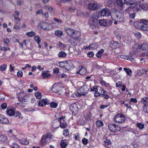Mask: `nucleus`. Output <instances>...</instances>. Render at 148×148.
Instances as JSON below:
<instances>
[{
    "mask_svg": "<svg viewBox=\"0 0 148 148\" xmlns=\"http://www.w3.org/2000/svg\"><path fill=\"white\" fill-rule=\"evenodd\" d=\"M138 47L139 48L143 50H147L148 49V44L147 43H143L140 46L139 45Z\"/></svg>",
    "mask_w": 148,
    "mask_h": 148,
    "instance_id": "nucleus-20",
    "label": "nucleus"
},
{
    "mask_svg": "<svg viewBox=\"0 0 148 148\" xmlns=\"http://www.w3.org/2000/svg\"><path fill=\"white\" fill-rule=\"evenodd\" d=\"M12 16L14 17V20H17L19 21H21V18L19 17V16H15L14 14H12Z\"/></svg>",
    "mask_w": 148,
    "mask_h": 148,
    "instance_id": "nucleus-55",
    "label": "nucleus"
},
{
    "mask_svg": "<svg viewBox=\"0 0 148 148\" xmlns=\"http://www.w3.org/2000/svg\"><path fill=\"white\" fill-rule=\"evenodd\" d=\"M58 106V104L55 102H51L50 104V106L52 108H56Z\"/></svg>",
    "mask_w": 148,
    "mask_h": 148,
    "instance_id": "nucleus-51",
    "label": "nucleus"
},
{
    "mask_svg": "<svg viewBox=\"0 0 148 148\" xmlns=\"http://www.w3.org/2000/svg\"><path fill=\"white\" fill-rule=\"evenodd\" d=\"M35 95L36 96V98L38 99H40L42 96L41 93L39 92H36L35 94Z\"/></svg>",
    "mask_w": 148,
    "mask_h": 148,
    "instance_id": "nucleus-43",
    "label": "nucleus"
},
{
    "mask_svg": "<svg viewBox=\"0 0 148 148\" xmlns=\"http://www.w3.org/2000/svg\"><path fill=\"white\" fill-rule=\"evenodd\" d=\"M108 128L110 131L113 132H117L121 130V127L118 125L111 123L108 125Z\"/></svg>",
    "mask_w": 148,
    "mask_h": 148,
    "instance_id": "nucleus-1",
    "label": "nucleus"
},
{
    "mask_svg": "<svg viewBox=\"0 0 148 148\" xmlns=\"http://www.w3.org/2000/svg\"><path fill=\"white\" fill-rule=\"evenodd\" d=\"M42 74V76L44 78H48L50 76L49 73H47L45 71H43Z\"/></svg>",
    "mask_w": 148,
    "mask_h": 148,
    "instance_id": "nucleus-47",
    "label": "nucleus"
},
{
    "mask_svg": "<svg viewBox=\"0 0 148 148\" xmlns=\"http://www.w3.org/2000/svg\"><path fill=\"white\" fill-rule=\"evenodd\" d=\"M63 135L66 136H68L69 134V131L68 129L64 130L63 131Z\"/></svg>",
    "mask_w": 148,
    "mask_h": 148,
    "instance_id": "nucleus-50",
    "label": "nucleus"
},
{
    "mask_svg": "<svg viewBox=\"0 0 148 148\" xmlns=\"http://www.w3.org/2000/svg\"><path fill=\"white\" fill-rule=\"evenodd\" d=\"M66 95L68 96L71 99H73L75 97V94H72V92L68 93Z\"/></svg>",
    "mask_w": 148,
    "mask_h": 148,
    "instance_id": "nucleus-48",
    "label": "nucleus"
},
{
    "mask_svg": "<svg viewBox=\"0 0 148 148\" xmlns=\"http://www.w3.org/2000/svg\"><path fill=\"white\" fill-rule=\"evenodd\" d=\"M117 14V12L114 13H113L112 14V15H111L112 18L113 19H114L115 20L116 19Z\"/></svg>",
    "mask_w": 148,
    "mask_h": 148,
    "instance_id": "nucleus-58",
    "label": "nucleus"
},
{
    "mask_svg": "<svg viewBox=\"0 0 148 148\" xmlns=\"http://www.w3.org/2000/svg\"><path fill=\"white\" fill-rule=\"evenodd\" d=\"M124 3L127 5H132L133 4L134 1L133 0H124Z\"/></svg>",
    "mask_w": 148,
    "mask_h": 148,
    "instance_id": "nucleus-44",
    "label": "nucleus"
},
{
    "mask_svg": "<svg viewBox=\"0 0 148 148\" xmlns=\"http://www.w3.org/2000/svg\"><path fill=\"white\" fill-rule=\"evenodd\" d=\"M144 21L142 20H140V21L135 22L134 25L137 28H139L140 29V28L141 27L142 24Z\"/></svg>",
    "mask_w": 148,
    "mask_h": 148,
    "instance_id": "nucleus-16",
    "label": "nucleus"
},
{
    "mask_svg": "<svg viewBox=\"0 0 148 148\" xmlns=\"http://www.w3.org/2000/svg\"><path fill=\"white\" fill-rule=\"evenodd\" d=\"M52 135L50 133L48 134H47V138H46L47 144L50 143L51 141V138Z\"/></svg>",
    "mask_w": 148,
    "mask_h": 148,
    "instance_id": "nucleus-32",
    "label": "nucleus"
},
{
    "mask_svg": "<svg viewBox=\"0 0 148 148\" xmlns=\"http://www.w3.org/2000/svg\"><path fill=\"white\" fill-rule=\"evenodd\" d=\"M140 29L143 31H146L148 30V25L147 24L143 23L142 24L141 27L140 28Z\"/></svg>",
    "mask_w": 148,
    "mask_h": 148,
    "instance_id": "nucleus-23",
    "label": "nucleus"
},
{
    "mask_svg": "<svg viewBox=\"0 0 148 148\" xmlns=\"http://www.w3.org/2000/svg\"><path fill=\"white\" fill-rule=\"evenodd\" d=\"M99 13L101 16H104L107 13V11L105 9H103Z\"/></svg>",
    "mask_w": 148,
    "mask_h": 148,
    "instance_id": "nucleus-38",
    "label": "nucleus"
},
{
    "mask_svg": "<svg viewBox=\"0 0 148 148\" xmlns=\"http://www.w3.org/2000/svg\"><path fill=\"white\" fill-rule=\"evenodd\" d=\"M65 30L67 35L71 38L73 34L75 32V30L69 28H67L65 29Z\"/></svg>",
    "mask_w": 148,
    "mask_h": 148,
    "instance_id": "nucleus-12",
    "label": "nucleus"
},
{
    "mask_svg": "<svg viewBox=\"0 0 148 148\" xmlns=\"http://www.w3.org/2000/svg\"><path fill=\"white\" fill-rule=\"evenodd\" d=\"M20 143L22 144L27 145L29 144V142L25 138H23L20 141Z\"/></svg>",
    "mask_w": 148,
    "mask_h": 148,
    "instance_id": "nucleus-37",
    "label": "nucleus"
},
{
    "mask_svg": "<svg viewBox=\"0 0 148 148\" xmlns=\"http://www.w3.org/2000/svg\"><path fill=\"white\" fill-rule=\"evenodd\" d=\"M26 96L25 95V92L24 91L21 90V91L17 94V97L19 101H21L22 97L24 96Z\"/></svg>",
    "mask_w": 148,
    "mask_h": 148,
    "instance_id": "nucleus-15",
    "label": "nucleus"
},
{
    "mask_svg": "<svg viewBox=\"0 0 148 148\" xmlns=\"http://www.w3.org/2000/svg\"><path fill=\"white\" fill-rule=\"evenodd\" d=\"M6 112L7 114L10 116H13L14 114V112L13 110L12 109L7 110Z\"/></svg>",
    "mask_w": 148,
    "mask_h": 148,
    "instance_id": "nucleus-25",
    "label": "nucleus"
},
{
    "mask_svg": "<svg viewBox=\"0 0 148 148\" xmlns=\"http://www.w3.org/2000/svg\"><path fill=\"white\" fill-rule=\"evenodd\" d=\"M11 146L12 148H20L19 146L16 143H13Z\"/></svg>",
    "mask_w": 148,
    "mask_h": 148,
    "instance_id": "nucleus-62",
    "label": "nucleus"
},
{
    "mask_svg": "<svg viewBox=\"0 0 148 148\" xmlns=\"http://www.w3.org/2000/svg\"><path fill=\"white\" fill-rule=\"evenodd\" d=\"M60 145L62 148H65L67 144L66 142L64 140H62L60 142Z\"/></svg>",
    "mask_w": 148,
    "mask_h": 148,
    "instance_id": "nucleus-31",
    "label": "nucleus"
},
{
    "mask_svg": "<svg viewBox=\"0 0 148 148\" xmlns=\"http://www.w3.org/2000/svg\"><path fill=\"white\" fill-rule=\"evenodd\" d=\"M21 115L20 113L17 111L14 112V114L13 116L15 117L19 118L20 117Z\"/></svg>",
    "mask_w": 148,
    "mask_h": 148,
    "instance_id": "nucleus-45",
    "label": "nucleus"
},
{
    "mask_svg": "<svg viewBox=\"0 0 148 148\" xmlns=\"http://www.w3.org/2000/svg\"><path fill=\"white\" fill-rule=\"evenodd\" d=\"M59 72V69L57 68H55L53 69V73L55 74H58Z\"/></svg>",
    "mask_w": 148,
    "mask_h": 148,
    "instance_id": "nucleus-60",
    "label": "nucleus"
},
{
    "mask_svg": "<svg viewBox=\"0 0 148 148\" xmlns=\"http://www.w3.org/2000/svg\"><path fill=\"white\" fill-rule=\"evenodd\" d=\"M35 33L33 31H31L30 32H28L26 33V34L29 37H32L35 35Z\"/></svg>",
    "mask_w": 148,
    "mask_h": 148,
    "instance_id": "nucleus-41",
    "label": "nucleus"
},
{
    "mask_svg": "<svg viewBox=\"0 0 148 148\" xmlns=\"http://www.w3.org/2000/svg\"><path fill=\"white\" fill-rule=\"evenodd\" d=\"M99 24L102 26L104 27H108L109 25L107 24L106 21L104 19L100 20L99 21Z\"/></svg>",
    "mask_w": 148,
    "mask_h": 148,
    "instance_id": "nucleus-19",
    "label": "nucleus"
},
{
    "mask_svg": "<svg viewBox=\"0 0 148 148\" xmlns=\"http://www.w3.org/2000/svg\"><path fill=\"white\" fill-rule=\"evenodd\" d=\"M59 123H60V125L59 126L62 128H64L66 127L67 126V123L64 120H60V119H59Z\"/></svg>",
    "mask_w": 148,
    "mask_h": 148,
    "instance_id": "nucleus-18",
    "label": "nucleus"
},
{
    "mask_svg": "<svg viewBox=\"0 0 148 148\" xmlns=\"http://www.w3.org/2000/svg\"><path fill=\"white\" fill-rule=\"evenodd\" d=\"M70 109L73 114H77L78 112V108L75 104H71L70 107Z\"/></svg>",
    "mask_w": 148,
    "mask_h": 148,
    "instance_id": "nucleus-7",
    "label": "nucleus"
},
{
    "mask_svg": "<svg viewBox=\"0 0 148 148\" xmlns=\"http://www.w3.org/2000/svg\"><path fill=\"white\" fill-rule=\"evenodd\" d=\"M10 40L8 38H5L3 39V42L4 44L7 45H8L10 43Z\"/></svg>",
    "mask_w": 148,
    "mask_h": 148,
    "instance_id": "nucleus-49",
    "label": "nucleus"
},
{
    "mask_svg": "<svg viewBox=\"0 0 148 148\" xmlns=\"http://www.w3.org/2000/svg\"><path fill=\"white\" fill-rule=\"evenodd\" d=\"M7 65L6 64H3L0 66V70L2 71H5Z\"/></svg>",
    "mask_w": 148,
    "mask_h": 148,
    "instance_id": "nucleus-52",
    "label": "nucleus"
},
{
    "mask_svg": "<svg viewBox=\"0 0 148 148\" xmlns=\"http://www.w3.org/2000/svg\"><path fill=\"white\" fill-rule=\"evenodd\" d=\"M88 23L90 25V27L94 29L96 25L97 24V23H94L93 22H91V21H88Z\"/></svg>",
    "mask_w": 148,
    "mask_h": 148,
    "instance_id": "nucleus-30",
    "label": "nucleus"
},
{
    "mask_svg": "<svg viewBox=\"0 0 148 148\" xmlns=\"http://www.w3.org/2000/svg\"><path fill=\"white\" fill-rule=\"evenodd\" d=\"M141 103L144 105L143 106V109L146 108L148 106V98L147 97H144L141 100Z\"/></svg>",
    "mask_w": 148,
    "mask_h": 148,
    "instance_id": "nucleus-13",
    "label": "nucleus"
},
{
    "mask_svg": "<svg viewBox=\"0 0 148 148\" xmlns=\"http://www.w3.org/2000/svg\"><path fill=\"white\" fill-rule=\"evenodd\" d=\"M55 34L58 37H60L63 34V32L61 30H57L55 32Z\"/></svg>",
    "mask_w": 148,
    "mask_h": 148,
    "instance_id": "nucleus-33",
    "label": "nucleus"
},
{
    "mask_svg": "<svg viewBox=\"0 0 148 148\" xmlns=\"http://www.w3.org/2000/svg\"><path fill=\"white\" fill-rule=\"evenodd\" d=\"M58 45L60 47L63 49H64L66 47V45L60 42H59Z\"/></svg>",
    "mask_w": 148,
    "mask_h": 148,
    "instance_id": "nucleus-40",
    "label": "nucleus"
},
{
    "mask_svg": "<svg viewBox=\"0 0 148 148\" xmlns=\"http://www.w3.org/2000/svg\"><path fill=\"white\" fill-rule=\"evenodd\" d=\"M1 107L2 109L4 110L7 107V104L5 103H2L1 104Z\"/></svg>",
    "mask_w": 148,
    "mask_h": 148,
    "instance_id": "nucleus-54",
    "label": "nucleus"
},
{
    "mask_svg": "<svg viewBox=\"0 0 148 148\" xmlns=\"http://www.w3.org/2000/svg\"><path fill=\"white\" fill-rule=\"evenodd\" d=\"M49 24L45 22H42L39 24L38 28L39 29H42L44 30H49Z\"/></svg>",
    "mask_w": 148,
    "mask_h": 148,
    "instance_id": "nucleus-3",
    "label": "nucleus"
},
{
    "mask_svg": "<svg viewBox=\"0 0 148 148\" xmlns=\"http://www.w3.org/2000/svg\"><path fill=\"white\" fill-rule=\"evenodd\" d=\"M65 61L64 62H60L59 63V66L61 68H65Z\"/></svg>",
    "mask_w": 148,
    "mask_h": 148,
    "instance_id": "nucleus-53",
    "label": "nucleus"
},
{
    "mask_svg": "<svg viewBox=\"0 0 148 148\" xmlns=\"http://www.w3.org/2000/svg\"><path fill=\"white\" fill-rule=\"evenodd\" d=\"M46 9L49 12L52 13L54 12L53 9L51 7L47 6L46 7Z\"/></svg>",
    "mask_w": 148,
    "mask_h": 148,
    "instance_id": "nucleus-46",
    "label": "nucleus"
},
{
    "mask_svg": "<svg viewBox=\"0 0 148 148\" xmlns=\"http://www.w3.org/2000/svg\"><path fill=\"white\" fill-rule=\"evenodd\" d=\"M123 70L126 72L127 74L128 75L130 76L132 75V71L130 69L126 68H124L123 69Z\"/></svg>",
    "mask_w": 148,
    "mask_h": 148,
    "instance_id": "nucleus-35",
    "label": "nucleus"
},
{
    "mask_svg": "<svg viewBox=\"0 0 148 148\" xmlns=\"http://www.w3.org/2000/svg\"><path fill=\"white\" fill-rule=\"evenodd\" d=\"M98 90V87L97 86H94L92 88L90 89V91H96Z\"/></svg>",
    "mask_w": 148,
    "mask_h": 148,
    "instance_id": "nucleus-64",
    "label": "nucleus"
},
{
    "mask_svg": "<svg viewBox=\"0 0 148 148\" xmlns=\"http://www.w3.org/2000/svg\"><path fill=\"white\" fill-rule=\"evenodd\" d=\"M81 89L80 91L81 92L80 93V95L85 96L87 94L89 88L85 84L82 86Z\"/></svg>",
    "mask_w": 148,
    "mask_h": 148,
    "instance_id": "nucleus-4",
    "label": "nucleus"
},
{
    "mask_svg": "<svg viewBox=\"0 0 148 148\" xmlns=\"http://www.w3.org/2000/svg\"><path fill=\"white\" fill-rule=\"evenodd\" d=\"M82 142L83 144L86 145L88 144V140L87 139L84 138L82 140Z\"/></svg>",
    "mask_w": 148,
    "mask_h": 148,
    "instance_id": "nucleus-56",
    "label": "nucleus"
},
{
    "mask_svg": "<svg viewBox=\"0 0 148 148\" xmlns=\"http://www.w3.org/2000/svg\"><path fill=\"white\" fill-rule=\"evenodd\" d=\"M80 35L81 34L80 32L75 30V32L73 34L71 38H73V40H77L80 36Z\"/></svg>",
    "mask_w": 148,
    "mask_h": 148,
    "instance_id": "nucleus-14",
    "label": "nucleus"
},
{
    "mask_svg": "<svg viewBox=\"0 0 148 148\" xmlns=\"http://www.w3.org/2000/svg\"><path fill=\"white\" fill-rule=\"evenodd\" d=\"M116 3L118 6L121 7L123 6V3L122 0H117Z\"/></svg>",
    "mask_w": 148,
    "mask_h": 148,
    "instance_id": "nucleus-39",
    "label": "nucleus"
},
{
    "mask_svg": "<svg viewBox=\"0 0 148 148\" xmlns=\"http://www.w3.org/2000/svg\"><path fill=\"white\" fill-rule=\"evenodd\" d=\"M134 8V7L133 6L130 5V6H129L128 8H127V9H126L125 10V11L126 12H128L131 9H132V8Z\"/></svg>",
    "mask_w": 148,
    "mask_h": 148,
    "instance_id": "nucleus-57",
    "label": "nucleus"
},
{
    "mask_svg": "<svg viewBox=\"0 0 148 148\" xmlns=\"http://www.w3.org/2000/svg\"><path fill=\"white\" fill-rule=\"evenodd\" d=\"M65 69L68 71L73 69L74 66L71 61L70 60L65 61Z\"/></svg>",
    "mask_w": 148,
    "mask_h": 148,
    "instance_id": "nucleus-5",
    "label": "nucleus"
},
{
    "mask_svg": "<svg viewBox=\"0 0 148 148\" xmlns=\"http://www.w3.org/2000/svg\"><path fill=\"white\" fill-rule=\"evenodd\" d=\"M49 103V101L47 99H41L38 103V105L42 106L46 105H48Z\"/></svg>",
    "mask_w": 148,
    "mask_h": 148,
    "instance_id": "nucleus-11",
    "label": "nucleus"
},
{
    "mask_svg": "<svg viewBox=\"0 0 148 148\" xmlns=\"http://www.w3.org/2000/svg\"><path fill=\"white\" fill-rule=\"evenodd\" d=\"M104 51V50L103 49L100 50L96 54L97 57L99 59L101 58L102 54L103 53Z\"/></svg>",
    "mask_w": 148,
    "mask_h": 148,
    "instance_id": "nucleus-24",
    "label": "nucleus"
},
{
    "mask_svg": "<svg viewBox=\"0 0 148 148\" xmlns=\"http://www.w3.org/2000/svg\"><path fill=\"white\" fill-rule=\"evenodd\" d=\"M17 76L21 77H22L23 75V72L22 71L19 70L17 73Z\"/></svg>",
    "mask_w": 148,
    "mask_h": 148,
    "instance_id": "nucleus-63",
    "label": "nucleus"
},
{
    "mask_svg": "<svg viewBox=\"0 0 148 148\" xmlns=\"http://www.w3.org/2000/svg\"><path fill=\"white\" fill-rule=\"evenodd\" d=\"M136 125L140 130L143 129L144 127V125L143 123H138L136 124Z\"/></svg>",
    "mask_w": 148,
    "mask_h": 148,
    "instance_id": "nucleus-29",
    "label": "nucleus"
},
{
    "mask_svg": "<svg viewBox=\"0 0 148 148\" xmlns=\"http://www.w3.org/2000/svg\"><path fill=\"white\" fill-rule=\"evenodd\" d=\"M77 73H79L82 75H85L87 73V70L83 66H80L79 67V70Z\"/></svg>",
    "mask_w": 148,
    "mask_h": 148,
    "instance_id": "nucleus-9",
    "label": "nucleus"
},
{
    "mask_svg": "<svg viewBox=\"0 0 148 148\" xmlns=\"http://www.w3.org/2000/svg\"><path fill=\"white\" fill-rule=\"evenodd\" d=\"M96 126L98 127H100L103 125V123L102 121L101 120H97L96 122Z\"/></svg>",
    "mask_w": 148,
    "mask_h": 148,
    "instance_id": "nucleus-36",
    "label": "nucleus"
},
{
    "mask_svg": "<svg viewBox=\"0 0 148 148\" xmlns=\"http://www.w3.org/2000/svg\"><path fill=\"white\" fill-rule=\"evenodd\" d=\"M110 47L112 49L119 48L120 45L117 42L112 41L110 45Z\"/></svg>",
    "mask_w": 148,
    "mask_h": 148,
    "instance_id": "nucleus-8",
    "label": "nucleus"
},
{
    "mask_svg": "<svg viewBox=\"0 0 148 148\" xmlns=\"http://www.w3.org/2000/svg\"><path fill=\"white\" fill-rule=\"evenodd\" d=\"M47 138V134H45L42 136V138L40 141V144L42 145L47 144L46 138Z\"/></svg>",
    "mask_w": 148,
    "mask_h": 148,
    "instance_id": "nucleus-17",
    "label": "nucleus"
},
{
    "mask_svg": "<svg viewBox=\"0 0 148 148\" xmlns=\"http://www.w3.org/2000/svg\"><path fill=\"white\" fill-rule=\"evenodd\" d=\"M140 7L144 10H148V3L140 4Z\"/></svg>",
    "mask_w": 148,
    "mask_h": 148,
    "instance_id": "nucleus-21",
    "label": "nucleus"
},
{
    "mask_svg": "<svg viewBox=\"0 0 148 148\" xmlns=\"http://www.w3.org/2000/svg\"><path fill=\"white\" fill-rule=\"evenodd\" d=\"M35 40L37 42L38 44H39L41 41V39L38 36H35L34 37Z\"/></svg>",
    "mask_w": 148,
    "mask_h": 148,
    "instance_id": "nucleus-42",
    "label": "nucleus"
},
{
    "mask_svg": "<svg viewBox=\"0 0 148 148\" xmlns=\"http://www.w3.org/2000/svg\"><path fill=\"white\" fill-rule=\"evenodd\" d=\"M114 120L118 123H123L125 121V118L123 115L118 114L115 116Z\"/></svg>",
    "mask_w": 148,
    "mask_h": 148,
    "instance_id": "nucleus-2",
    "label": "nucleus"
},
{
    "mask_svg": "<svg viewBox=\"0 0 148 148\" xmlns=\"http://www.w3.org/2000/svg\"><path fill=\"white\" fill-rule=\"evenodd\" d=\"M9 122V121L8 119L3 117L2 116V117L1 119V122L0 123L2 124H7Z\"/></svg>",
    "mask_w": 148,
    "mask_h": 148,
    "instance_id": "nucleus-26",
    "label": "nucleus"
},
{
    "mask_svg": "<svg viewBox=\"0 0 148 148\" xmlns=\"http://www.w3.org/2000/svg\"><path fill=\"white\" fill-rule=\"evenodd\" d=\"M98 18V14L96 13H94L92 14V17L90 18L89 21H91V22L98 23L97 19Z\"/></svg>",
    "mask_w": 148,
    "mask_h": 148,
    "instance_id": "nucleus-10",
    "label": "nucleus"
},
{
    "mask_svg": "<svg viewBox=\"0 0 148 148\" xmlns=\"http://www.w3.org/2000/svg\"><path fill=\"white\" fill-rule=\"evenodd\" d=\"M124 106L126 107L127 108H132L131 107V103L130 102H128L126 103H125L124 104Z\"/></svg>",
    "mask_w": 148,
    "mask_h": 148,
    "instance_id": "nucleus-61",
    "label": "nucleus"
},
{
    "mask_svg": "<svg viewBox=\"0 0 148 148\" xmlns=\"http://www.w3.org/2000/svg\"><path fill=\"white\" fill-rule=\"evenodd\" d=\"M100 95L103 96L104 98L105 99H108L109 98V96L107 95L106 92L103 90H101Z\"/></svg>",
    "mask_w": 148,
    "mask_h": 148,
    "instance_id": "nucleus-22",
    "label": "nucleus"
},
{
    "mask_svg": "<svg viewBox=\"0 0 148 148\" xmlns=\"http://www.w3.org/2000/svg\"><path fill=\"white\" fill-rule=\"evenodd\" d=\"M29 98L28 96H25L23 97H22V100L21 101H20L22 102L23 103L25 104L27 103V99Z\"/></svg>",
    "mask_w": 148,
    "mask_h": 148,
    "instance_id": "nucleus-27",
    "label": "nucleus"
},
{
    "mask_svg": "<svg viewBox=\"0 0 148 148\" xmlns=\"http://www.w3.org/2000/svg\"><path fill=\"white\" fill-rule=\"evenodd\" d=\"M121 13L120 12H117V16L116 17V19L117 20H119L120 18H121Z\"/></svg>",
    "mask_w": 148,
    "mask_h": 148,
    "instance_id": "nucleus-59",
    "label": "nucleus"
},
{
    "mask_svg": "<svg viewBox=\"0 0 148 148\" xmlns=\"http://www.w3.org/2000/svg\"><path fill=\"white\" fill-rule=\"evenodd\" d=\"M99 7V5L97 3H90L88 5V8L91 10H96L98 9Z\"/></svg>",
    "mask_w": 148,
    "mask_h": 148,
    "instance_id": "nucleus-6",
    "label": "nucleus"
},
{
    "mask_svg": "<svg viewBox=\"0 0 148 148\" xmlns=\"http://www.w3.org/2000/svg\"><path fill=\"white\" fill-rule=\"evenodd\" d=\"M52 127L54 128H57L58 127V121L56 122V121L52 122Z\"/></svg>",
    "mask_w": 148,
    "mask_h": 148,
    "instance_id": "nucleus-34",
    "label": "nucleus"
},
{
    "mask_svg": "<svg viewBox=\"0 0 148 148\" xmlns=\"http://www.w3.org/2000/svg\"><path fill=\"white\" fill-rule=\"evenodd\" d=\"M66 56V53L63 51H60L58 54V56L59 58H65Z\"/></svg>",
    "mask_w": 148,
    "mask_h": 148,
    "instance_id": "nucleus-28",
    "label": "nucleus"
}]
</instances>
